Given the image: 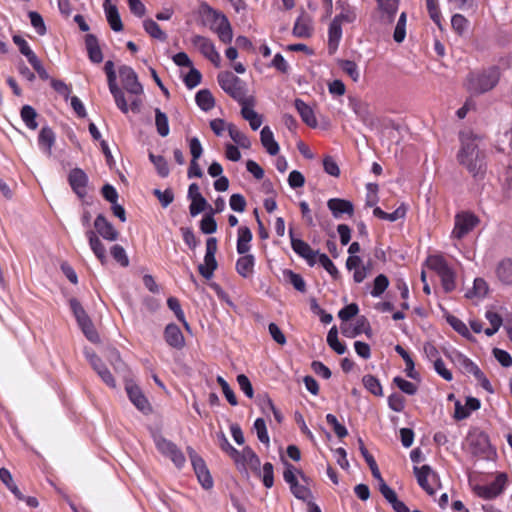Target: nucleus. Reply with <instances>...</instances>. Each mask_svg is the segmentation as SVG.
<instances>
[{
	"instance_id": "1",
	"label": "nucleus",
	"mask_w": 512,
	"mask_h": 512,
	"mask_svg": "<svg viewBox=\"0 0 512 512\" xmlns=\"http://www.w3.org/2000/svg\"><path fill=\"white\" fill-rule=\"evenodd\" d=\"M476 138L461 134L462 147L457 157L460 164L464 165L473 177H483L486 171L485 154L475 143Z\"/></svg>"
},
{
	"instance_id": "2",
	"label": "nucleus",
	"mask_w": 512,
	"mask_h": 512,
	"mask_svg": "<svg viewBox=\"0 0 512 512\" xmlns=\"http://www.w3.org/2000/svg\"><path fill=\"white\" fill-rule=\"evenodd\" d=\"M199 12L203 16H206L212 22L210 25V29L217 33L220 41H222L225 44H228L232 41V26L224 13L213 9L206 2L201 3Z\"/></svg>"
},
{
	"instance_id": "3",
	"label": "nucleus",
	"mask_w": 512,
	"mask_h": 512,
	"mask_svg": "<svg viewBox=\"0 0 512 512\" xmlns=\"http://www.w3.org/2000/svg\"><path fill=\"white\" fill-rule=\"evenodd\" d=\"M499 76L497 67H491L478 75L472 74L468 78V89L475 94L485 93L496 86Z\"/></svg>"
},
{
	"instance_id": "4",
	"label": "nucleus",
	"mask_w": 512,
	"mask_h": 512,
	"mask_svg": "<svg viewBox=\"0 0 512 512\" xmlns=\"http://www.w3.org/2000/svg\"><path fill=\"white\" fill-rule=\"evenodd\" d=\"M187 453L199 483L204 489H211L213 487V479L204 459L190 446L187 447Z\"/></svg>"
},
{
	"instance_id": "5",
	"label": "nucleus",
	"mask_w": 512,
	"mask_h": 512,
	"mask_svg": "<svg viewBox=\"0 0 512 512\" xmlns=\"http://www.w3.org/2000/svg\"><path fill=\"white\" fill-rule=\"evenodd\" d=\"M67 181L79 199L83 200L87 196L89 178L83 169L78 167L71 169Z\"/></svg>"
},
{
	"instance_id": "6",
	"label": "nucleus",
	"mask_w": 512,
	"mask_h": 512,
	"mask_svg": "<svg viewBox=\"0 0 512 512\" xmlns=\"http://www.w3.org/2000/svg\"><path fill=\"white\" fill-rule=\"evenodd\" d=\"M507 480V474L500 473L489 485H476L473 490L479 497L493 499L503 492Z\"/></svg>"
},
{
	"instance_id": "7",
	"label": "nucleus",
	"mask_w": 512,
	"mask_h": 512,
	"mask_svg": "<svg viewBox=\"0 0 512 512\" xmlns=\"http://www.w3.org/2000/svg\"><path fill=\"white\" fill-rule=\"evenodd\" d=\"M471 453L476 456L488 457L492 450L488 435L483 431L469 433L467 437Z\"/></svg>"
},
{
	"instance_id": "8",
	"label": "nucleus",
	"mask_w": 512,
	"mask_h": 512,
	"mask_svg": "<svg viewBox=\"0 0 512 512\" xmlns=\"http://www.w3.org/2000/svg\"><path fill=\"white\" fill-rule=\"evenodd\" d=\"M118 72L123 88L127 92L134 95H140L143 93V86L139 82L137 74L130 66L122 65L119 67Z\"/></svg>"
},
{
	"instance_id": "9",
	"label": "nucleus",
	"mask_w": 512,
	"mask_h": 512,
	"mask_svg": "<svg viewBox=\"0 0 512 512\" xmlns=\"http://www.w3.org/2000/svg\"><path fill=\"white\" fill-rule=\"evenodd\" d=\"M289 236L294 252L304 258L309 266L313 267L316 264V257L320 253L319 250L314 251L307 242L296 238L292 228L289 230Z\"/></svg>"
},
{
	"instance_id": "10",
	"label": "nucleus",
	"mask_w": 512,
	"mask_h": 512,
	"mask_svg": "<svg viewBox=\"0 0 512 512\" xmlns=\"http://www.w3.org/2000/svg\"><path fill=\"white\" fill-rule=\"evenodd\" d=\"M191 42L194 46H197L199 48V51L201 54L210 60L215 67H219L221 63V58L219 53L216 51L215 46L213 42L201 35H195Z\"/></svg>"
},
{
	"instance_id": "11",
	"label": "nucleus",
	"mask_w": 512,
	"mask_h": 512,
	"mask_svg": "<svg viewBox=\"0 0 512 512\" xmlns=\"http://www.w3.org/2000/svg\"><path fill=\"white\" fill-rule=\"evenodd\" d=\"M349 105L354 113L361 119L364 125L372 128L375 126L377 119L370 110V105L357 97H349Z\"/></svg>"
},
{
	"instance_id": "12",
	"label": "nucleus",
	"mask_w": 512,
	"mask_h": 512,
	"mask_svg": "<svg viewBox=\"0 0 512 512\" xmlns=\"http://www.w3.org/2000/svg\"><path fill=\"white\" fill-rule=\"evenodd\" d=\"M479 222V219L471 213H462L456 215L453 236L461 239L469 233Z\"/></svg>"
},
{
	"instance_id": "13",
	"label": "nucleus",
	"mask_w": 512,
	"mask_h": 512,
	"mask_svg": "<svg viewBox=\"0 0 512 512\" xmlns=\"http://www.w3.org/2000/svg\"><path fill=\"white\" fill-rule=\"evenodd\" d=\"M126 391L131 402L144 414H148L152 411V407L140 389L136 384L130 383L126 385Z\"/></svg>"
},
{
	"instance_id": "14",
	"label": "nucleus",
	"mask_w": 512,
	"mask_h": 512,
	"mask_svg": "<svg viewBox=\"0 0 512 512\" xmlns=\"http://www.w3.org/2000/svg\"><path fill=\"white\" fill-rule=\"evenodd\" d=\"M94 228L106 240L115 241L119 237V232L103 214H99L94 220Z\"/></svg>"
},
{
	"instance_id": "15",
	"label": "nucleus",
	"mask_w": 512,
	"mask_h": 512,
	"mask_svg": "<svg viewBox=\"0 0 512 512\" xmlns=\"http://www.w3.org/2000/svg\"><path fill=\"white\" fill-rule=\"evenodd\" d=\"M327 207L335 218H340L342 214L352 216L354 205L351 201L341 198H331L327 202Z\"/></svg>"
},
{
	"instance_id": "16",
	"label": "nucleus",
	"mask_w": 512,
	"mask_h": 512,
	"mask_svg": "<svg viewBox=\"0 0 512 512\" xmlns=\"http://www.w3.org/2000/svg\"><path fill=\"white\" fill-rule=\"evenodd\" d=\"M107 22L110 28L115 32H120L124 29L118 8L112 4L111 0H105L103 3Z\"/></svg>"
},
{
	"instance_id": "17",
	"label": "nucleus",
	"mask_w": 512,
	"mask_h": 512,
	"mask_svg": "<svg viewBox=\"0 0 512 512\" xmlns=\"http://www.w3.org/2000/svg\"><path fill=\"white\" fill-rule=\"evenodd\" d=\"M313 27L311 17L302 10L301 15L297 18L294 27L293 35L298 38H310L312 35Z\"/></svg>"
},
{
	"instance_id": "18",
	"label": "nucleus",
	"mask_w": 512,
	"mask_h": 512,
	"mask_svg": "<svg viewBox=\"0 0 512 512\" xmlns=\"http://www.w3.org/2000/svg\"><path fill=\"white\" fill-rule=\"evenodd\" d=\"M381 11L380 21L385 24H392L398 10L399 0H377Z\"/></svg>"
},
{
	"instance_id": "19",
	"label": "nucleus",
	"mask_w": 512,
	"mask_h": 512,
	"mask_svg": "<svg viewBox=\"0 0 512 512\" xmlns=\"http://www.w3.org/2000/svg\"><path fill=\"white\" fill-rule=\"evenodd\" d=\"M164 338L167 344L173 348L182 349L185 345L184 336L180 328L174 323H170L165 327Z\"/></svg>"
},
{
	"instance_id": "20",
	"label": "nucleus",
	"mask_w": 512,
	"mask_h": 512,
	"mask_svg": "<svg viewBox=\"0 0 512 512\" xmlns=\"http://www.w3.org/2000/svg\"><path fill=\"white\" fill-rule=\"evenodd\" d=\"M85 46L91 62L99 64L103 61V53L96 35L86 34Z\"/></svg>"
},
{
	"instance_id": "21",
	"label": "nucleus",
	"mask_w": 512,
	"mask_h": 512,
	"mask_svg": "<svg viewBox=\"0 0 512 512\" xmlns=\"http://www.w3.org/2000/svg\"><path fill=\"white\" fill-rule=\"evenodd\" d=\"M294 106L299 113L302 121L311 128H316L318 125L317 119L312 108L307 105L302 99L296 98Z\"/></svg>"
},
{
	"instance_id": "22",
	"label": "nucleus",
	"mask_w": 512,
	"mask_h": 512,
	"mask_svg": "<svg viewBox=\"0 0 512 512\" xmlns=\"http://www.w3.org/2000/svg\"><path fill=\"white\" fill-rule=\"evenodd\" d=\"M86 236L89 240V245L95 256L98 258V260L101 262V264L107 263V256H106V250L102 243V241L97 236L96 232L94 230H87Z\"/></svg>"
},
{
	"instance_id": "23",
	"label": "nucleus",
	"mask_w": 512,
	"mask_h": 512,
	"mask_svg": "<svg viewBox=\"0 0 512 512\" xmlns=\"http://www.w3.org/2000/svg\"><path fill=\"white\" fill-rule=\"evenodd\" d=\"M260 140L262 146L266 149L267 153L275 156L279 153V144L275 141L273 132L269 126H264L260 132Z\"/></svg>"
},
{
	"instance_id": "24",
	"label": "nucleus",
	"mask_w": 512,
	"mask_h": 512,
	"mask_svg": "<svg viewBox=\"0 0 512 512\" xmlns=\"http://www.w3.org/2000/svg\"><path fill=\"white\" fill-rule=\"evenodd\" d=\"M342 35L339 17H335L329 26L328 50L329 54L335 53Z\"/></svg>"
},
{
	"instance_id": "25",
	"label": "nucleus",
	"mask_w": 512,
	"mask_h": 512,
	"mask_svg": "<svg viewBox=\"0 0 512 512\" xmlns=\"http://www.w3.org/2000/svg\"><path fill=\"white\" fill-rule=\"evenodd\" d=\"M496 275L504 285H512V259L505 258L496 266Z\"/></svg>"
},
{
	"instance_id": "26",
	"label": "nucleus",
	"mask_w": 512,
	"mask_h": 512,
	"mask_svg": "<svg viewBox=\"0 0 512 512\" xmlns=\"http://www.w3.org/2000/svg\"><path fill=\"white\" fill-rule=\"evenodd\" d=\"M413 470L416 475L417 482H418L419 486L423 490H425L427 492V494L434 495L435 490L429 485L428 480H427L428 476L431 473L434 474L432 468L429 465H423L421 467L415 466L413 468Z\"/></svg>"
},
{
	"instance_id": "27",
	"label": "nucleus",
	"mask_w": 512,
	"mask_h": 512,
	"mask_svg": "<svg viewBox=\"0 0 512 512\" xmlns=\"http://www.w3.org/2000/svg\"><path fill=\"white\" fill-rule=\"evenodd\" d=\"M257 455L250 446H245L242 451H238L237 456H231L230 458L234 461L237 469L242 473L244 472L248 476V470L246 463L249 462L252 457Z\"/></svg>"
},
{
	"instance_id": "28",
	"label": "nucleus",
	"mask_w": 512,
	"mask_h": 512,
	"mask_svg": "<svg viewBox=\"0 0 512 512\" xmlns=\"http://www.w3.org/2000/svg\"><path fill=\"white\" fill-rule=\"evenodd\" d=\"M107 360L117 373H123L128 370V366L126 363L122 360L120 352L113 346H107Z\"/></svg>"
},
{
	"instance_id": "29",
	"label": "nucleus",
	"mask_w": 512,
	"mask_h": 512,
	"mask_svg": "<svg viewBox=\"0 0 512 512\" xmlns=\"http://www.w3.org/2000/svg\"><path fill=\"white\" fill-rule=\"evenodd\" d=\"M38 142L39 145L43 147L47 154L50 156L52 153V147L55 143L54 131L48 126L42 127L38 135Z\"/></svg>"
},
{
	"instance_id": "30",
	"label": "nucleus",
	"mask_w": 512,
	"mask_h": 512,
	"mask_svg": "<svg viewBox=\"0 0 512 512\" xmlns=\"http://www.w3.org/2000/svg\"><path fill=\"white\" fill-rule=\"evenodd\" d=\"M252 232L247 226H241L238 229L237 252L241 255L246 254L250 249V241L252 240Z\"/></svg>"
},
{
	"instance_id": "31",
	"label": "nucleus",
	"mask_w": 512,
	"mask_h": 512,
	"mask_svg": "<svg viewBox=\"0 0 512 512\" xmlns=\"http://www.w3.org/2000/svg\"><path fill=\"white\" fill-rule=\"evenodd\" d=\"M364 332L368 338L372 337V329L368 319L365 316H359L356 320L354 328L351 330V334H346V330L342 328V334L346 337H355Z\"/></svg>"
},
{
	"instance_id": "32",
	"label": "nucleus",
	"mask_w": 512,
	"mask_h": 512,
	"mask_svg": "<svg viewBox=\"0 0 512 512\" xmlns=\"http://www.w3.org/2000/svg\"><path fill=\"white\" fill-rule=\"evenodd\" d=\"M195 101L199 108L205 112L210 111L215 106V98L209 89H202L196 93Z\"/></svg>"
},
{
	"instance_id": "33",
	"label": "nucleus",
	"mask_w": 512,
	"mask_h": 512,
	"mask_svg": "<svg viewBox=\"0 0 512 512\" xmlns=\"http://www.w3.org/2000/svg\"><path fill=\"white\" fill-rule=\"evenodd\" d=\"M254 261L255 259L252 254L246 253L240 257L236 262V271L238 274L244 278L248 277L253 272Z\"/></svg>"
},
{
	"instance_id": "34",
	"label": "nucleus",
	"mask_w": 512,
	"mask_h": 512,
	"mask_svg": "<svg viewBox=\"0 0 512 512\" xmlns=\"http://www.w3.org/2000/svg\"><path fill=\"white\" fill-rule=\"evenodd\" d=\"M358 444H359L360 453L363 456V458L365 459L367 465L369 466L373 477L376 480H381L382 476H381L380 470L378 468V465H377L374 457L369 453V451L365 447V444L361 438L358 439Z\"/></svg>"
},
{
	"instance_id": "35",
	"label": "nucleus",
	"mask_w": 512,
	"mask_h": 512,
	"mask_svg": "<svg viewBox=\"0 0 512 512\" xmlns=\"http://www.w3.org/2000/svg\"><path fill=\"white\" fill-rule=\"evenodd\" d=\"M233 76V73L231 71H223L220 72L217 76V81L220 87L223 89L225 93H227L231 98L238 99L240 97V94L236 92V88L232 89V79L227 76Z\"/></svg>"
},
{
	"instance_id": "36",
	"label": "nucleus",
	"mask_w": 512,
	"mask_h": 512,
	"mask_svg": "<svg viewBox=\"0 0 512 512\" xmlns=\"http://www.w3.org/2000/svg\"><path fill=\"white\" fill-rule=\"evenodd\" d=\"M489 292V285L483 278H476L473 283L472 289L466 292L465 297L472 299L474 297L483 298L487 296Z\"/></svg>"
},
{
	"instance_id": "37",
	"label": "nucleus",
	"mask_w": 512,
	"mask_h": 512,
	"mask_svg": "<svg viewBox=\"0 0 512 512\" xmlns=\"http://www.w3.org/2000/svg\"><path fill=\"white\" fill-rule=\"evenodd\" d=\"M218 267V262L216 257L213 255H205L204 256V264H200L198 266L199 273L207 280L213 277L214 271Z\"/></svg>"
},
{
	"instance_id": "38",
	"label": "nucleus",
	"mask_w": 512,
	"mask_h": 512,
	"mask_svg": "<svg viewBox=\"0 0 512 512\" xmlns=\"http://www.w3.org/2000/svg\"><path fill=\"white\" fill-rule=\"evenodd\" d=\"M227 129L229 136L238 146L243 149H249L251 147L250 139L246 136V134L238 130L234 124H228Z\"/></svg>"
},
{
	"instance_id": "39",
	"label": "nucleus",
	"mask_w": 512,
	"mask_h": 512,
	"mask_svg": "<svg viewBox=\"0 0 512 512\" xmlns=\"http://www.w3.org/2000/svg\"><path fill=\"white\" fill-rule=\"evenodd\" d=\"M0 480L7 486L18 500H24L23 493L19 490L17 485L13 482V477L10 471L6 468L0 469Z\"/></svg>"
},
{
	"instance_id": "40",
	"label": "nucleus",
	"mask_w": 512,
	"mask_h": 512,
	"mask_svg": "<svg viewBox=\"0 0 512 512\" xmlns=\"http://www.w3.org/2000/svg\"><path fill=\"white\" fill-rule=\"evenodd\" d=\"M20 116L29 129H37L38 123L36 121V118L38 116V113L32 106L24 105L20 110Z\"/></svg>"
},
{
	"instance_id": "41",
	"label": "nucleus",
	"mask_w": 512,
	"mask_h": 512,
	"mask_svg": "<svg viewBox=\"0 0 512 512\" xmlns=\"http://www.w3.org/2000/svg\"><path fill=\"white\" fill-rule=\"evenodd\" d=\"M373 214L375 217H377L379 219L394 222L398 219L404 218V216L406 214V208L404 205H401L394 212L387 213V212L383 211L381 208L376 207L373 210Z\"/></svg>"
},
{
	"instance_id": "42",
	"label": "nucleus",
	"mask_w": 512,
	"mask_h": 512,
	"mask_svg": "<svg viewBox=\"0 0 512 512\" xmlns=\"http://www.w3.org/2000/svg\"><path fill=\"white\" fill-rule=\"evenodd\" d=\"M155 126L158 134L161 137L169 135V122L166 113L162 112L159 108H155Z\"/></svg>"
},
{
	"instance_id": "43",
	"label": "nucleus",
	"mask_w": 512,
	"mask_h": 512,
	"mask_svg": "<svg viewBox=\"0 0 512 512\" xmlns=\"http://www.w3.org/2000/svg\"><path fill=\"white\" fill-rule=\"evenodd\" d=\"M144 30L154 39L165 41L167 39L166 33L160 28V26L152 19H146L143 21Z\"/></svg>"
},
{
	"instance_id": "44",
	"label": "nucleus",
	"mask_w": 512,
	"mask_h": 512,
	"mask_svg": "<svg viewBox=\"0 0 512 512\" xmlns=\"http://www.w3.org/2000/svg\"><path fill=\"white\" fill-rule=\"evenodd\" d=\"M327 343L331 349H333L337 354L342 355L346 352V345L341 343L338 339V330L336 326H333L327 335Z\"/></svg>"
},
{
	"instance_id": "45",
	"label": "nucleus",
	"mask_w": 512,
	"mask_h": 512,
	"mask_svg": "<svg viewBox=\"0 0 512 512\" xmlns=\"http://www.w3.org/2000/svg\"><path fill=\"white\" fill-rule=\"evenodd\" d=\"M85 337L92 343H100V336L91 320V318L78 324Z\"/></svg>"
},
{
	"instance_id": "46",
	"label": "nucleus",
	"mask_w": 512,
	"mask_h": 512,
	"mask_svg": "<svg viewBox=\"0 0 512 512\" xmlns=\"http://www.w3.org/2000/svg\"><path fill=\"white\" fill-rule=\"evenodd\" d=\"M455 357L466 372L473 374L475 378L481 377V374L483 372L471 359H469L460 352H457Z\"/></svg>"
},
{
	"instance_id": "47",
	"label": "nucleus",
	"mask_w": 512,
	"mask_h": 512,
	"mask_svg": "<svg viewBox=\"0 0 512 512\" xmlns=\"http://www.w3.org/2000/svg\"><path fill=\"white\" fill-rule=\"evenodd\" d=\"M426 265L430 269L436 271L438 275L450 268L446 260L440 255L428 256V258L426 259Z\"/></svg>"
},
{
	"instance_id": "48",
	"label": "nucleus",
	"mask_w": 512,
	"mask_h": 512,
	"mask_svg": "<svg viewBox=\"0 0 512 512\" xmlns=\"http://www.w3.org/2000/svg\"><path fill=\"white\" fill-rule=\"evenodd\" d=\"M212 206L207 202L203 195H199V197L191 199V204L189 207L191 216H196L205 210L211 211Z\"/></svg>"
},
{
	"instance_id": "49",
	"label": "nucleus",
	"mask_w": 512,
	"mask_h": 512,
	"mask_svg": "<svg viewBox=\"0 0 512 512\" xmlns=\"http://www.w3.org/2000/svg\"><path fill=\"white\" fill-rule=\"evenodd\" d=\"M364 387L375 396H382L383 390L379 380L371 375L367 374L362 378Z\"/></svg>"
},
{
	"instance_id": "50",
	"label": "nucleus",
	"mask_w": 512,
	"mask_h": 512,
	"mask_svg": "<svg viewBox=\"0 0 512 512\" xmlns=\"http://www.w3.org/2000/svg\"><path fill=\"white\" fill-rule=\"evenodd\" d=\"M149 159L154 164L157 173L160 177H167L169 175V166L167 160L162 155H154L149 153Z\"/></svg>"
},
{
	"instance_id": "51",
	"label": "nucleus",
	"mask_w": 512,
	"mask_h": 512,
	"mask_svg": "<svg viewBox=\"0 0 512 512\" xmlns=\"http://www.w3.org/2000/svg\"><path fill=\"white\" fill-rule=\"evenodd\" d=\"M200 229L204 234H213L217 230V222L214 218V211L211 209L210 212L206 213L201 222Z\"/></svg>"
},
{
	"instance_id": "52",
	"label": "nucleus",
	"mask_w": 512,
	"mask_h": 512,
	"mask_svg": "<svg viewBox=\"0 0 512 512\" xmlns=\"http://www.w3.org/2000/svg\"><path fill=\"white\" fill-rule=\"evenodd\" d=\"M338 65L341 69L351 77L354 82H357L360 78V73L357 64L352 60L339 59Z\"/></svg>"
},
{
	"instance_id": "53",
	"label": "nucleus",
	"mask_w": 512,
	"mask_h": 512,
	"mask_svg": "<svg viewBox=\"0 0 512 512\" xmlns=\"http://www.w3.org/2000/svg\"><path fill=\"white\" fill-rule=\"evenodd\" d=\"M69 305L74 317L76 318L77 324H80L90 318L77 298H70Z\"/></svg>"
},
{
	"instance_id": "54",
	"label": "nucleus",
	"mask_w": 512,
	"mask_h": 512,
	"mask_svg": "<svg viewBox=\"0 0 512 512\" xmlns=\"http://www.w3.org/2000/svg\"><path fill=\"white\" fill-rule=\"evenodd\" d=\"M290 490L294 497L306 503H308V501H311L313 498V494L310 488L307 487L306 485L299 484V482L293 485L290 488Z\"/></svg>"
},
{
	"instance_id": "55",
	"label": "nucleus",
	"mask_w": 512,
	"mask_h": 512,
	"mask_svg": "<svg viewBox=\"0 0 512 512\" xmlns=\"http://www.w3.org/2000/svg\"><path fill=\"white\" fill-rule=\"evenodd\" d=\"M406 22H407V15L405 12H402L399 16L398 22L396 24V27H395V30L393 33V39L397 43H401L405 39Z\"/></svg>"
},
{
	"instance_id": "56",
	"label": "nucleus",
	"mask_w": 512,
	"mask_h": 512,
	"mask_svg": "<svg viewBox=\"0 0 512 512\" xmlns=\"http://www.w3.org/2000/svg\"><path fill=\"white\" fill-rule=\"evenodd\" d=\"M389 286V279L384 274H379L373 282V289L371 290V295L373 297H379L381 296L385 290Z\"/></svg>"
},
{
	"instance_id": "57",
	"label": "nucleus",
	"mask_w": 512,
	"mask_h": 512,
	"mask_svg": "<svg viewBox=\"0 0 512 512\" xmlns=\"http://www.w3.org/2000/svg\"><path fill=\"white\" fill-rule=\"evenodd\" d=\"M283 274L289 279L290 283L297 291L301 293L306 292V284L300 274H297L290 269H285Z\"/></svg>"
},
{
	"instance_id": "58",
	"label": "nucleus",
	"mask_w": 512,
	"mask_h": 512,
	"mask_svg": "<svg viewBox=\"0 0 512 512\" xmlns=\"http://www.w3.org/2000/svg\"><path fill=\"white\" fill-rule=\"evenodd\" d=\"M319 263L331 275L334 280L340 278V273L331 259L325 253L318 254Z\"/></svg>"
},
{
	"instance_id": "59",
	"label": "nucleus",
	"mask_w": 512,
	"mask_h": 512,
	"mask_svg": "<svg viewBox=\"0 0 512 512\" xmlns=\"http://www.w3.org/2000/svg\"><path fill=\"white\" fill-rule=\"evenodd\" d=\"M379 483V491L385 498V500L392 506L399 499L396 492L384 481L381 477V480H377Z\"/></svg>"
},
{
	"instance_id": "60",
	"label": "nucleus",
	"mask_w": 512,
	"mask_h": 512,
	"mask_svg": "<svg viewBox=\"0 0 512 512\" xmlns=\"http://www.w3.org/2000/svg\"><path fill=\"white\" fill-rule=\"evenodd\" d=\"M216 381L222 388L223 394L227 401L229 402V404L232 406H236L238 404V400L234 391L229 386L228 382L222 376H217Z\"/></svg>"
},
{
	"instance_id": "61",
	"label": "nucleus",
	"mask_w": 512,
	"mask_h": 512,
	"mask_svg": "<svg viewBox=\"0 0 512 512\" xmlns=\"http://www.w3.org/2000/svg\"><path fill=\"white\" fill-rule=\"evenodd\" d=\"M281 459L285 466V470L283 472V478L289 484V486L291 488L293 485L298 483V479L296 477L298 469L295 466H293L290 462L285 460L283 457Z\"/></svg>"
},
{
	"instance_id": "62",
	"label": "nucleus",
	"mask_w": 512,
	"mask_h": 512,
	"mask_svg": "<svg viewBox=\"0 0 512 512\" xmlns=\"http://www.w3.org/2000/svg\"><path fill=\"white\" fill-rule=\"evenodd\" d=\"M110 253L114 260L122 267H127L129 265V258L125 252V249L121 245L115 244L112 246Z\"/></svg>"
},
{
	"instance_id": "63",
	"label": "nucleus",
	"mask_w": 512,
	"mask_h": 512,
	"mask_svg": "<svg viewBox=\"0 0 512 512\" xmlns=\"http://www.w3.org/2000/svg\"><path fill=\"white\" fill-rule=\"evenodd\" d=\"M444 291L449 293L455 289V273L451 268L439 274Z\"/></svg>"
},
{
	"instance_id": "64",
	"label": "nucleus",
	"mask_w": 512,
	"mask_h": 512,
	"mask_svg": "<svg viewBox=\"0 0 512 512\" xmlns=\"http://www.w3.org/2000/svg\"><path fill=\"white\" fill-rule=\"evenodd\" d=\"M202 74L195 67H191L189 72L184 77V83L189 89H193L201 83Z\"/></svg>"
}]
</instances>
